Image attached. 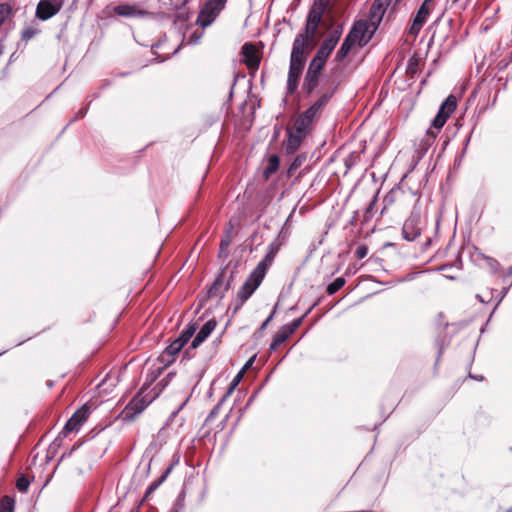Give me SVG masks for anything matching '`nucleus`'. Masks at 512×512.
Segmentation results:
<instances>
[{
	"label": "nucleus",
	"instance_id": "obj_20",
	"mask_svg": "<svg viewBox=\"0 0 512 512\" xmlns=\"http://www.w3.org/2000/svg\"><path fill=\"white\" fill-rule=\"evenodd\" d=\"M320 76L306 72L302 89L306 94H311L318 86Z\"/></svg>",
	"mask_w": 512,
	"mask_h": 512
},
{
	"label": "nucleus",
	"instance_id": "obj_26",
	"mask_svg": "<svg viewBox=\"0 0 512 512\" xmlns=\"http://www.w3.org/2000/svg\"><path fill=\"white\" fill-rule=\"evenodd\" d=\"M325 64V60L321 59L320 57L314 56L311 62L309 63L307 72L320 76Z\"/></svg>",
	"mask_w": 512,
	"mask_h": 512
},
{
	"label": "nucleus",
	"instance_id": "obj_13",
	"mask_svg": "<svg viewBox=\"0 0 512 512\" xmlns=\"http://www.w3.org/2000/svg\"><path fill=\"white\" fill-rule=\"evenodd\" d=\"M217 325V322L215 319L208 320L199 330L195 338L192 340L191 348L195 349L198 347L203 341H205L210 334L213 332Z\"/></svg>",
	"mask_w": 512,
	"mask_h": 512
},
{
	"label": "nucleus",
	"instance_id": "obj_38",
	"mask_svg": "<svg viewBox=\"0 0 512 512\" xmlns=\"http://www.w3.org/2000/svg\"><path fill=\"white\" fill-rule=\"evenodd\" d=\"M342 33H343V24H339L333 29V31L327 37H329L330 39H332L338 43L341 38Z\"/></svg>",
	"mask_w": 512,
	"mask_h": 512
},
{
	"label": "nucleus",
	"instance_id": "obj_40",
	"mask_svg": "<svg viewBox=\"0 0 512 512\" xmlns=\"http://www.w3.org/2000/svg\"><path fill=\"white\" fill-rule=\"evenodd\" d=\"M169 469L165 472L164 475H162L160 478H158L157 480H155L154 482H152L150 484V486L148 487V492H152L154 491L155 489H157L159 487V485L165 480L167 474L169 473Z\"/></svg>",
	"mask_w": 512,
	"mask_h": 512
},
{
	"label": "nucleus",
	"instance_id": "obj_39",
	"mask_svg": "<svg viewBox=\"0 0 512 512\" xmlns=\"http://www.w3.org/2000/svg\"><path fill=\"white\" fill-rule=\"evenodd\" d=\"M202 36H203L202 31L201 32L195 31L187 37L186 42L189 45L197 44L200 41V39L202 38Z\"/></svg>",
	"mask_w": 512,
	"mask_h": 512
},
{
	"label": "nucleus",
	"instance_id": "obj_29",
	"mask_svg": "<svg viewBox=\"0 0 512 512\" xmlns=\"http://www.w3.org/2000/svg\"><path fill=\"white\" fill-rule=\"evenodd\" d=\"M336 91V87L324 92L315 102L314 104L320 109H324L329 100L332 98L333 94Z\"/></svg>",
	"mask_w": 512,
	"mask_h": 512
},
{
	"label": "nucleus",
	"instance_id": "obj_49",
	"mask_svg": "<svg viewBox=\"0 0 512 512\" xmlns=\"http://www.w3.org/2000/svg\"><path fill=\"white\" fill-rule=\"evenodd\" d=\"M242 376H243V371H240L236 376L235 378L231 381V385H234V387H237L239 382L241 381L242 379Z\"/></svg>",
	"mask_w": 512,
	"mask_h": 512
},
{
	"label": "nucleus",
	"instance_id": "obj_21",
	"mask_svg": "<svg viewBox=\"0 0 512 512\" xmlns=\"http://www.w3.org/2000/svg\"><path fill=\"white\" fill-rule=\"evenodd\" d=\"M176 373L169 372L164 378H162L153 388L149 387V392L152 395H155V399L159 396V394L170 384V382L174 379Z\"/></svg>",
	"mask_w": 512,
	"mask_h": 512
},
{
	"label": "nucleus",
	"instance_id": "obj_1",
	"mask_svg": "<svg viewBox=\"0 0 512 512\" xmlns=\"http://www.w3.org/2000/svg\"><path fill=\"white\" fill-rule=\"evenodd\" d=\"M307 48L308 36L304 34H298L294 40L290 56V65L287 77V92L289 94H293L297 89L306 60Z\"/></svg>",
	"mask_w": 512,
	"mask_h": 512
},
{
	"label": "nucleus",
	"instance_id": "obj_34",
	"mask_svg": "<svg viewBox=\"0 0 512 512\" xmlns=\"http://www.w3.org/2000/svg\"><path fill=\"white\" fill-rule=\"evenodd\" d=\"M14 500L9 496H4L0 500V512H13Z\"/></svg>",
	"mask_w": 512,
	"mask_h": 512
},
{
	"label": "nucleus",
	"instance_id": "obj_32",
	"mask_svg": "<svg viewBox=\"0 0 512 512\" xmlns=\"http://www.w3.org/2000/svg\"><path fill=\"white\" fill-rule=\"evenodd\" d=\"M345 279L343 277L336 278L332 283L327 286V293L329 295L335 294L338 290H340L345 285Z\"/></svg>",
	"mask_w": 512,
	"mask_h": 512
},
{
	"label": "nucleus",
	"instance_id": "obj_5",
	"mask_svg": "<svg viewBox=\"0 0 512 512\" xmlns=\"http://www.w3.org/2000/svg\"><path fill=\"white\" fill-rule=\"evenodd\" d=\"M424 221L422 217V210L419 205L415 204L410 216L405 220L402 234L405 240L414 241L417 239L423 230Z\"/></svg>",
	"mask_w": 512,
	"mask_h": 512
},
{
	"label": "nucleus",
	"instance_id": "obj_27",
	"mask_svg": "<svg viewBox=\"0 0 512 512\" xmlns=\"http://www.w3.org/2000/svg\"><path fill=\"white\" fill-rule=\"evenodd\" d=\"M197 330L196 323H189L185 329L181 332L178 339L185 345Z\"/></svg>",
	"mask_w": 512,
	"mask_h": 512
},
{
	"label": "nucleus",
	"instance_id": "obj_45",
	"mask_svg": "<svg viewBox=\"0 0 512 512\" xmlns=\"http://www.w3.org/2000/svg\"><path fill=\"white\" fill-rule=\"evenodd\" d=\"M235 388L236 387H234V385H231V384L229 385L227 391L225 392V394L220 399L221 403H224L231 396V394L234 392Z\"/></svg>",
	"mask_w": 512,
	"mask_h": 512
},
{
	"label": "nucleus",
	"instance_id": "obj_44",
	"mask_svg": "<svg viewBox=\"0 0 512 512\" xmlns=\"http://www.w3.org/2000/svg\"><path fill=\"white\" fill-rule=\"evenodd\" d=\"M375 205H376V199L374 198V199L369 203V205H368V207H367V209H366V211H365V213H364V218H365V220H368V219H369V217L371 216L372 211H373V209H374Z\"/></svg>",
	"mask_w": 512,
	"mask_h": 512
},
{
	"label": "nucleus",
	"instance_id": "obj_52",
	"mask_svg": "<svg viewBox=\"0 0 512 512\" xmlns=\"http://www.w3.org/2000/svg\"><path fill=\"white\" fill-rule=\"evenodd\" d=\"M509 286L508 287H504L502 290H501V296H500V299L498 300V302L496 303V306L497 307L499 305V303L502 301V299L506 296V294L508 293L509 291Z\"/></svg>",
	"mask_w": 512,
	"mask_h": 512
},
{
	"label": "nucleus",
	"instance_id": "obj_19",
	"mask_svg": "<svg viewBox=\"0 0 512 512\" xmlns=\"http://www.w3.org/2000/svg\"><path fill=\"white\" fill-rule=\"evenodd\" d=\"M184 344L177 338L169 346L166 347L165 351L161 354L160 358L165 361V357H173L178 354L183 348ZM173 359H167L166 362L169 364Z\"/></svg>",
	"mask_w": 512,
	"mask_h": 512
},
{
	"label": "nucleus",
	"instance_id": "obj_36",
	"mask_svg": "<svg viewBox=\"0 0 512 512\" xmlns=\"http://www.w3.org/2000/svg\"><path fill=\"white\" fill-rule=\"evenodd\" d=\"M29 485L30 481L25 476L19 477L16 481V487L22 493H26L28 491Z\"/></svg>",
	"mask_w": 512,
	"mask_h": 512
},
{
	"label": "nucleus",
	"instance_id": "obj_17",
	"mask_svg": "<svg viewBox=\"0 0 512 512\" xmlns=\"http://www.w3.org/2000/svg\"><path fill=\"white\" fill-rule=\"evenodd\" d=\"M242 53L245 56L246 65L251 69H258L260 60L258 56L256 55L255 48L252 44H244L242 47Z\"/></svg>",
	"mask_w": 512,
	"mask_h": 512
},
{
	"label": "nucleus",
	"instance_id": "obj_41",
	"mask_svg": "<svg viewBox=\"0 0 512 512\" xmlns=\"http://www.w3.org/2000/svg\"><path fill=\"white\" fill-rule=\"evenodd\" d=\"M367 254H368V247L366 245H360L355 250V256L358 259H363L364 257L367 256Z\"/></svg>",
	"mask_w": 512,
	"mask_h": 512
},
{
	"label": "nucleus",
	"instance_id": "obj_4",
	"mask_svg": "<svg viewBox=\"0 0 512 512\" xmlns=\"http://www.w3.org/2000/svg\"><path fill=\"white\" fill-rule=\"evenodd\" d=\"M457 107V98L454 95H449L446 100L440 105L438 113L434 117L431 128L427 130V136L435 139L440 129L445 125L450 115Z\"/></svg>",
	"mask_w": 512,
	"mask_h": 512
},
{
	"label": "nucleus",
	"instance_id": "obj_35",
	"mask_svg": "<svg viewBox=\"0 0 512 512\" xmlns=\"http://www.w3.org/2000/svg\"><path fill=\"white\" fill-rule=\"evenodd\" d=\"M330 4V0H314L310 9L321 12L324 14Z\"/></svg>",
	"mask_w": 512,
	"mask_h": 512
},
{
	"label": "nucleus",
	"instance_id": "obj_16",
	"mask_svg": "<svg viewBox=\"0 0 512 512\" xmlns=\"http://www.w3.org/2000/svg\"><path fill=\"white\" fill-rule=\"evenodd\" d=\"M391 0H374L370 8V19L373 23L380 22Z\"/></svg>",
	"mask_w": 512,
	"mask_h": 512
},
{
	"label": "nucleus",
	"instance_id": "obj_50",
	"mask_svg": "<svg viewBox=\"0 0 512 512\" xmlns=\"http://www.w3.org/2000/svg\"><path fill=\"white\" fill-rule=\"evenodd\" d=\"M488 262H489V265L490 267L493 269V270H497V268L500 266L499 262L495 259H492V258H487Z\"/></svg>",
	"mask_w": 512,
	"mask_h": 512
},
{
	"label": "nucleus",
	"instance_id": "obj_15",
	"mask_svg": "<svg viewBox=\"0 0 512 512\" xmlns=\"http://www.w3.org/2000/svg\"><path fill=\"white\" fill-rule=\"evenodd\" d=\"M305 136L297 133L295 130L287 129V140L285 142V150L288 154H293L300 146Z\"/></svg>",
	"mask_w": 512,
	"mask_h": 512
},
{
	"label": "nucleus",
	"instance_id": "obj_3",
	"mask_svg": "<svg viewBox=\"0 0 512 512\" xmlns=\"http://www.w3.org/2000/svg\"><path fill=\"white\" fill-rule=\"evenodd\" d=\"M155 399V395L149 392V386L143 385L140 391L129 401L123 410L124 419L132 421L141 414L145 408Z\"/></svg>",
	"mask_w": 512,
	"mask_h": 512
},
{
	"label": "nucleus",
	"instance_id": "obj_54",
	"mask_svg": "<svg viewBox=\"0 0 512 512\" xmlns=\"http://www.w3.org/2000/svg\"><path fill=\"white\" fill-rule=\"evenodd\" d=\"M310 110H312L314 113H316L319 117L322 113V109L317 107L314 103L309 107Z\"/></svg>",
	"mask_w": 512,
	"mask_h": 512
},
{
	"label": "nucleus",
	"instance_id": "obj_33",
	"mask_svg": "<svg viewBox=\"0 0 512 512\" xmlns=\"http://www.w3.org/2000/svg\"><path fill=\"white\" fill-rule=\"evenodd\" d=\"M231 244V237L226 235L220 242L219 245V257L227 258L229 255V247Z\"/></svg>",
	"mask_w": 512,
	"mask_h": 512
},
{
	"label": "nucleus",
	"instance_id": "obj_55",
	"mask_svg": "<svg viewBox=\"0 0 512 512\" xmlns=\"http://www.w3.org/2000/svg\"><path fill=\"white\" fill-rule=\"evenodd\" d=\"M187 401L188 398H186L185 401L175 411L172 412L171 417H175L179 413V411L185 406Z\"/></svg>",
	"mask_w": 512,
	"mask_h": 512
},
{
	"label": "nucleus",
	"instance_id": "obj_58",
	"mask_svg": "<svg viewBox=\"0 0 512 512\" xmlns=\"http://www.w3.org/2000/svg\"><path fill=\"white\" fill-rule=\"evenodd\" d=\"M512 276V266L508 269V271L505 274V277Z\"/></svg>",
	"mask_w": 512,
	"mask_h": 512
},
{
	"label": "nucleus",
	"instance_id": "obj_14",
	"mask_svg": "<svg viewBox=\"0 0 512 512\" xmlns=\"http://www.w3.org/2000/svg\"><path fill=\"white\" fill-rule=\"evenodd\" d=\"M113 11L116 15L121 17H142L147 14L146 11L139 9L135 5H117L113 8Z\"/></svg>",
	"mask_w": 512,
	"mask_h": 512
},
{
	"label": "nucleus",
	"instance_id": "obj_23",
	"mask_svg": "<svg viewBox=\"0 0 512 512\" xmlns=\"http://www.w3.org/2000/svg\"><path fill=\"white\" fill-rule=\"evenodd\" d=\"M312 124L313 123L310 122L309 119L305 118L303 114H300V116L296 119L292 129L295 130L297 133L306 136Z\"/></svg>",
	"mask_w": 512,
	"mask_h": 512
},
{
	"label": "nucleus",
	"instance_id": "obj_25",
	"mask_svg": "<svg viewBox=\"0 0 512 512\" xmlns=\"http://www.w3.org/2000/svg\"><path fill=\"white\" fill-rule=\"evenodd\" d=\"M354 46L355 44L349 41L347 37H345L343 43L335 55L334 60L336 62H342Z\"/></svg>",
	"mask_w": 512,
	"mask_h": 512
},
{
	"label": "nucleus",
	"instance_id": "obj_9",
	"mask_svg": "<svg viewBox=\"0 0 512 512\" xmlns=\"http://www.w3.org/2000/svg\"><path fill=\"white\" fill-rule=\"evenodd\" d=\"M90 414V407L86 404L77 409L74 414L66 422L62 433L66 436L68 433L78 431L84 424Z\"/></svg>",
	"mask_w": 512,
	"mask_h": 512
},
{
	"label": "nucleus",
	"instance_id": "obj_60",
	"mask_svg": "<svg viewBox=\"0 0 512 512\" xmlns=\"http://www.w3.org/2000/svg\"><path fill=\"white\" fill-rule=\"evenodd\" d=\"M391 201H392V200H391V198H390V196H389V195H387V196L384 198V202H385V203H387V204H388V203H390Z\"/></svg>",
	"mask_w": 512,
	"mask_h": 512
},
{
	"label": "nucleus",
	"instance_id": "obj_12",
	"mask_svg": "<svg viewBox=\"0 0 512 512\" xmlns=\"http://www.w3.org/2000/svg\"><path fill=\"white\" fill-rule=\"evenodd\" d=\"M322 17L323 14L321 12L312 9L309 10L305 26V32L303 33L304 35L308 36V43L315 36L318 26L322 20Z\"/></svg>",
	"mask_w": 512,
	"mask_h": 512
},
{
	"label": "nucleus",
	"instance_id": "obj_57",
	"mask_svg": "<svg viewBox=\"0 0 512 512\" xmlns=\"http://www.w3.org/2000/svg\"><path fill=\"white\" fill-rule=\"evenodd\" d=\"M252 362H253V358H251V359H250V360H249V361L244 365V367L242 368V370H241V371H243V372H244V370H245L248 366H250V364H251Z\"/></svg>",
	"mask_w": 512,
	"mask_h": 512
},
{
	"label": "nucleus",
	"instance_id": "obj_2",
	"mask_svg": "<svg viewBox=\"0 0 512 512\" xmlns=\"http://www.w3.org/2000/svg\"><path fill=\"white\" fill-rule=\"evenodd\" d=\"M266 273V265L264 262H259L257 267L253 270V272L249 275L247 280L241 286L237 293V303L233 308V314L237 313L238 310L242 307L245 301H247L252 294L259 287L261 282L264 279Z\"/></svg>",
	"mask_w": 512,
	"mask_h": 512
},
{
	"label": "nucleus",
	"instance_id": "obj_43",
	"mask_svg": "<svg viewBox=\"0 0 512 512\" xmlns=\"http://www.w3.org/2000/svg\"><path fill=\"white\" fill-rule=\"evenodd\" d=\"M302 114L305 116V118L309 119V121L312 123L319 118V116L316 113H314L312 110H310L309 108L306 111H304Z\"/></svg>",
	"mask_w": 512,
	"mask_h": 512
},
{
	"label": "nucleus",
	"instance_id": "obj_6",
	"mask_svg": "<svg viewBox=\"0 0 512 512\" xmlns=\"http://www.w3.org/2000/svg\"><path fill=\"white\" fill-rule=\"evenodd\" d=\"M226 0H207L197 17V24L203 28L208 27L224 9Z\"/></svg>",
	"mask_w": 512,
	"mask_h": 512
},
{
	"label": "nucleus",
	"instance_id": "obj_63",
	"mask_svg": "<svg viewBox=\"0 0 512 512\" xmlns=\"http://www.w3.org/2000/svg\"><path fill=\"white\" fill-rule=\"evenodd\" d=\"M161 370H162V368H159V369L157 370V374H160V373H161Z\"/></svg>",
	"mask_w": 512,
	"mask_h": 512
},
{
	"label": "nucleus",
	"instance_id": "obj_11",
	"mask_svg": "<svg viewBox=\"0 0 512 512\" xmlns=\"http://www.w3.org/2000/svg\"><path fill=\"white\" fill-rule=\"evenodd\" d=\"M368 27L366 22L364 21H357L353 24L351 30L349 31L348 35L346 36L349 41L353 42L355 45L359 44L360 46H363L367 43V40H364L365 35L367 33Z\"/></svg>",
	"mask_w": 512,
	"mask_h": 512
},
{
	"label": "nucleus",
	"instance_id": "obj_18",
	"mask_svg": "<svg viewBox=\"0 0 512 512\" xmlns=\"http://www.w3.org/2000/svg\"><path fill=\"white\" fill-rule=\"evenodd\" d=\"M337 45V42L330 39L329 37H326L323 42L321 43L320 47L318 48L315 56L320 57L321 59L327 61L328 57L332 53V51L335 49Z\"/></svg>",
	"mask_w": 512,
	"mask_h": 512
},
{
	"label": "nucleus",
	"instance_id": "obj_62",
	"mask_svg": "<svg viewBox=\"0 0 512 512\" xmlns=\"http://www.w3.org/2000/svg\"><path fill=\"white\" fill-rule=\"evenodd\" d=\"M476 297H477L481 302H484V300L481 298V296H480L479 294H478Z\"/></svg>",
	"mask_w": 512,
	"mask_h": 512
},
{
	"label": "nucleus",
	"instance_id": "obj_42",
	"mask_svg": "<svg viewBox=\"0 0 512 512\" xmlns=\"http://www.w3.org/2000/svg\"><path fill=\"white\" fill-rule=\"evenodd\" d=\"M359 159V155L356 153H351L348 157L345 158V165L347 168H350L355 164V162Z\"/></svg>",
	"mask_w": 512,
	"mask_h": 512
},
{
	"label": "nucleus",
	"instance_id": "obj_64",
	"mask_svg": "<svg viewBox=\"0 0 512 512\" xmlns=\"http://www.w3.org/2000/svg\"><path fill=\"white\" fill-rule=\"evenodd\" d=\"M512 511V507L510 509H508L506 512H511Z\"/></svg>",
	"mask_w": 512,
	"mask_h": 512
},
{
	"label": "nucleus",
	"instance_id": "obj_28",
	"mask_svg": "<svg viewBox=\"0 0 512 512\" xmlns=\"http://www.w3.org/2000/svg\"><path fill=\"white\" fill-rule=\"evenodd\" d=\"M314 306L315 304L312 305L301 317L294 319L287 325H284L291 334H293L301 326L304 318L311 312Z\"/></svg>",
	"mask_w": 512,
	"mask_h": 512
},
{
	"label": "nucleus",
	"instance_id": "obj_8",
	"mask_svg": "<svg viewBox=\"0 0 512 512\" xmlns=\"http://www.w3.org/2000/svg\"><path fill=\"white\" fill-rule=\"evenodd\" d=\"M65 0H40L35 16L41 21H47L55 16L63 7Z\"/></svg>",
	"mask_w": 512,
	"mask_h": 512
},
{
	"label": "nucleus",
	"instance_id": "obj_22",
	"mask_svg": "<svg viewBox=\"0 0 512 512\" xmlns=\"http://www.w3.org/2000/svg\"><path fill=\"white\" fill-rule=\"evenodd\" d=\"M292 334L285 326H282L275 334L273 341L270 345V350H276L282 343H284Z\"/></svg>",
	"mask_w": 512,
	"mask_h": 512
},
{
	"label": "nucleus",
	"instance_id": "obj_61",
	"mask_svg": "<svg viewBox=\"0 0 512 512\" xmlns=\"http://www.w3.org/2000/svg\"><path fill=\"white\" fill-rule=\"evenodd\" d=\"M470 376H471V377H474V378H475V379H477V380H482V379H483V376H472V375H470Z\"/></svg>",
	"mask_w": 512,
	"mask_h": 512
},
{
	"label": "nucleus",
	"instance_id": "obj_59",
	"mask_svg": "<svg viewBox=\"0 0 512 512\" xmlns=\"http://www.w3.org/2000/svg\"><path fill=\"white\" fill-rule=\"evenodd\" d=\"M434 0H424L423 3H426L427 5H430L433 7Z\"/></svg>",
	"mask_w": 512,
	"mask_h": 512
},
{
	"label": "nucleus",
	"instance_id": "obj_10",
	"mask_svg": "<svg viewBox=\"0 0 512 512\" xmlns=\"http://www.w3.org/2000/svg\"><path fill=\"white\" fill-rule=\"evenodd\" d=\"M432 6L427 5L426 3H422L417 10L415 16L413 17L412 24L409 28V33L411 35H417L422 29L423 25L426 23L430 12L432 11Z\"/></svg>",
	"mask_w": 512,
	"mask_h": 512
},
{
	"label": "nucleus",
	"instance_id": "obj_24",
	"mask_svg": "<svg viewBox=\"0 0 512 512\" xmlns=\"http://www.w3.org/2000/svg\"><path fill=\"white\" fill-rule=\"evenodd\" d=\"M279 157L276 154L270 155L267 166L264 168L263 176L268 179L279 168Z\"/></svg>",
	"mask_w": 512,
	"mask_h": 512
},
{
	"label": "nucleus",
	"instance_id": "obj_30",
	"mask_svg": "<svg viewBox=\"0 0 512 512\" xmlns=\"http://www.w3.org/2000/svg\"><path fill=\"white\" fill-rule=\"evenodd\" d=\"M40 33V29L36 26H26L21 33V38L23 41H29L34 38L36 35Z\"/></svg>",
	"mask_w": 512,
	"mask_h": 512
},
{
	"label": "nucleus",
	"instance_id": "obj_31",
	"mask_svg": "<svg viewBox=\"0 0 512 512\" xmlns=\"http://www.w3.org/2000/svg\"><path fill=\"white\" fill-rule=\"evenodd\" d=\"M306 160V155L300 154L297 155L292 163L290 164L289 168L287 169V175L292 176L294 172L303 164V162Z\"/></svg>",
	"mask_w": 512,
	"mask_h": 512
},
{
	"label": "nucleus",
	"instance_id": "obj_51",
	"mask_svg": "<svg viewBox=\"0 0 512 512\" xmlns=\"http://www.w3.org/2000/svg\"><path fill=\"white\" fill-rule=\"evenodd\" d=\"M87 111H88V108H87V107H83V108H81V109L77 112V115H76L75 119L83 118V117L87 114Z\"/></svg>",
	"mask_w": 512,
	"mask_h": 512
},
{
	"label": "nucleus",
	"instance_id": "obj_48",
	"mask_svg": "<svg viewBox=\"0 0 512 512\" xmlns=\"http://www.w3.org/2000/svg\"><path fill=\"white\" fill-rule=\"evenodd\" d=\"M275 253L276 251H273L271 250L264 258V260H262L261 262H264V264L267 266L266 264V261H268L269 263H271L274 259V256H275Z\"/></svg>",
	"mask_w": 512,
	"mask_h": 512
},
{
	"label": "nucleus",
	"instance_id": "obj_53",
	"mask_svg": "<svg viewBox=\"0 0 512 512\" xmlns=\"http://www.w3.org/2000/svg\"><path fill=\"white\" fill-rule=\"evenodd\" d=\"M310 110H312L314 113H316L319 117L322 113V109L317 107L314 103L309 107Z\"/></svg>",
	"mask_w": 512,
	"mask_h": 512
},
{
	"label": "nucleus",
	"instance_id": "obj_46",
	"mask_svg": "<svg viewBox=\"0 0 512 512\" xmlns=\"http://www.w3.org/2000/svg\"><path fill=\"white\" fill-rule=\"evenodd\" d=\"M223 404H224V403H221V400H219V401H218V403H217V404L214 406V408L211 410V412H210V414H209L208 418H209V419L214 418V417L218 414V412H219V410H220V408H221V406H222Z\"/></svg>",
	"mask_w": 512,
	"mask_h": 512
},
{
	"label": "nucleus",
	"instance_id": "obj_56",
	"mask_svg": "<svg viewBox=\"0 0 512 512\" xmlns=\"http://www.w3.org/2000/svg\"><path fill=\"white\" fill-rule=\"evenodd\" d=\"M415 63H413L412 60L409 61V65H408V69L411 71V72H414L415 71Z\"/></svg>",
	"mask_w": 512,
	"mask_h": 512
},
{
	"label": "nucleus",
	"instance_id": "obj_37",
	"mask_svg": "<svg viewBox=\"0 0 512 512\" xmlns=\"http://www.w3.org/2000/svg\"><path fill=\"white\" fill-rule=\"evenodd\" d=\"M11 8L8 4H0V26L5 22V20L10 16Z\"/></svg>",
	"mask_w": 512,
	"mask_h": 512
},
{
	"label": "nucleus",
	"instance_id": "obj_47",
	"mask_svg": "<svg viewBox=\"0 0 512 512\" xmlns=\"http://www.w3.org/2000/svg\"><path fill=\"white\" fill-rule=\"evenodd\" d=\"M275 314V309L271 312V314L266 318V320L261 324L259 331H263L268 324L272 321Z\"/></svg>",
	"mask_w": 512,
	"mask_h": 512
},
{
	"label": "nucleus",
	"instance_id": "obj_7",
	"mask_svg": "<svg viewBox=\"0 0 512 512\" xmlns=\"http://www.w3.org/2000/svg\"><path fill=\"white\" fill-rule=\"evenodd\" d=\"M234 273L231 271L228 274L227 268L220 269L217 273L215 280L208 289V298L222 299L225 292L229 290L231 282L233 281Z\"/></svg>",
	"mask_w": 512,
	"mask_h": 512
}]
</instances>
